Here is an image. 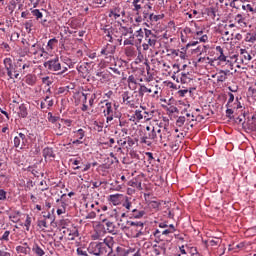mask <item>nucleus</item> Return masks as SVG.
<instances>
[{"mask_svg":"<svg viewBox=\"0 0 256 256\" xmlns=\"http://www.w3.org/2000/svg\"><path fill=\"white\" fill-rule=\"evenodd\" d=\"M88 253L91 255H111L113 253V238L108 237L103 242H92L88 247Z\"/></svg>","mask_w":256,"mask_h":256,"instance_id":"f257e3e1","label":"nucleus"},{"mask_svg":"<svg viewBox=\"0 0 256 256\" xmlns=\"http://www.w3.org/2000/svg\"><path fill=\"white\" fill-rule=\"evenodd\" d=\"M44 67L56 75H65V72L68 71L67 66H62L59 58L48 60L44 63Z\"/></svg>","mask_w":256,"mask_h":256,"instance_id":"f03ea898","label":"nucleus"},{"mask_svg":"<svg viewBox=\"0 0 256 256\" xmlns=\"http://www.w3.org/2000/svg\"><path fill=\"white\" fill-rule=\"evenodd\" d=\"M144 224L141 221H127L125 229L131 232V237L138 238L143 235Z\"/></svg>","mask_w":256,"mask_h":256,"instance_id":"7ed1b4c3","label":"nucleus"},{"mask_svg":"<svg viewBox=\"0 0 256 256\" xmlns=\"http://www.w3.org/2000/svg\"><path fill=\"white\" fill-rule=\"evenodd\" d=\"M145 43L142 44L143 51H149V47L155 49L157 45V35L153 31L145 28Z\"/></svg>","mask_w":256,"mask_h":256,"instance_id":"20e7f679","label":"nucleus"},{"mask_svg":"<svg viewBox=\"0 0 256 256\" xmlns=\"http://www.w3.org/2000/svg\"><path fill=\"white\" fill-rule=\"evenodd\" d=\"M4 67L9 79H19V70L13 65V60H11V58L4 59Z\"/></svg>","mask_w":256,"mask_h":256,"instance_id":"39448f33","label":"nucleus"},{"mask_svg":"<svg viewBox=\"0 0 256 256\" xmlns=\"http://www.w3.org/2000/svg\"><path fill=\"white\" fill-rule=\"evenodd\" d=\"M157 124L152 127V131L148 132V134H145V136L140 138L141 143H144L145 145H151V141H157L158 136H157Z\"/></svg>","mask_w":256,"mask_h":256,"instance_id":"423d86ee","label":"nucleus"},{"mask_svg":"<svg viewBox=\"0 0 256 256\" xmlns=\"http://www.w3.org/2000/svg\"><path fill=\"white\" fill-rule=\"evenodd\" d=\"M102 109L104 113V117H106L107 123L113 120V105L111 102L104 101L102 102Z\"/></svg>","mask_w":256,"mask_h":256,"instance_id":"0eeeda50","label":"nucleus"},{"mask_svg":"<svg viewBox=\"0 0 256 256\" xmlns=\"http://www.w3.org/2000/svg\"><path fill=\"white\" fill-rule=\"evenodd\" d=\"M27 146V136L23 133H18L17 136L14 137V147L16 149H25Z\"/></svg>","mask_w":256,"mask_h":256,"instance_id":"6e6552de","label":"nucleus"},{"mask_svg":"<svg viewBox=\"0 0 256 256\" xmlns=\"http://www.w3.org/2000/svg\"><path fill=\"white\" fill-rule=\"evenodd\" d=\"M216 51L219 53L217 61L220 63H226V65H229L230 69H233V62H231V60H227V56H225L223 48L221 46H217Z\"/></svg>","mask_w":256,"mask_h":256,"instance_id":"1a4fd4ad","label":"nucleus"},{"mask_svg":"<svg viewBox=\"0 0 256 256\" xmlns=\"http://www.w3.org/2000/svg\"><path fill=\"white\" fill-rule=\"evenodd\" d=\"M15 67L18 73H20L21 71L25 73V71H27V69L31 67V62L23 59H18L15 64Z\"/></svg>","mask_w":256,"mask_h":256,"instance_id":"9d476101","label":"nucleus"},{"mask_svg":"<svg viewBox=\"0 0 256 256\" xmlns=\"http://www.w3.org/2000/svg\"><path fill=\"white\" fill-rule=\"evenodd\" d=\"M64 235H68V241H75L79 237V230L77 228H65L63 231Z\"/></svg>","mask_w":256,"mask_h":256,"instance_id":"9b49d317","label":"nucleus"},{"mask_svg":"<svg viewBox=\"0 0 256 256\" xmlns=\"http://www.w3.org/2000/svg\"><path fill=\"white\" fill-rule=\"evenodd\" d=\"M145 5H147V3H145V0H133L132 10L134 11V13H136V15H140L141 9H145Z\"/></svg>","mask_w":256,"mask_h":256,"instance_id":"f8f14e48","label":"nucleus"},{"mask_svg":"<svg viewBox=\"0 0 256 256\" xmlns=\"http://www.w3.org/2000/svg\"><path fill=\"white\" fill-rule=\"evenodd\" d=\"M109 17H113L114 19L122 20L123 17H125V10H122L119 7H118V9L111 10L109 13Z\"/></svg>","mask_w":256,"mask_h":256,"instance_id":"ddd939ff","label":"nucleus"},{"mask_svg":"<svg viewBox=\"0 0 256 256\" xmlns=\"http://www.w3.org/2000/svg\"><path fill=\"white\" fill-rule=\"evenodd\" d=\"M169 141H171V132L167 128H163V132L160 134V142L165 143L166 146Z\"/></svg>","mask_w":256,"mask_h":256,"instance_id":"4468645a","label":"nucleus"},{"mask_svg":"<svg viewBox=\"0 0 256 256\" xmlns=\"http://www.w3.org/2000/svg\"><path fill=\"white\" fill-rule=\"evenodd\" d=\"M151 9H153V6H152L151 2H147L144 5V11L142 13L143 21H147V23H150L149 15H151V14L149 13V11H151Z\"/></svg>","mask_w":256,"mask_h":256,"instance_id":"2eb2a0df","label":"nucleus"},{"mask_svg":"<svg viewBox=\"0 0 256 256\" xmlns=\"http://www.w3.org/2000/svg\"><path fill=\"white\" fill-rule=\"evenodd\" d=\"M123 103L129 105L130 107H135V100H133V96L129 95V92H124L122 94Z\"/></svg>","mask_w":256,"mask_h":256,"instance_id":"dca6fc26","label":"nucleus"},{"mask_svg":"<svg viewBox=\"0 0 256 256\" xmlns=\"http://www.w3.org/2000/svg\"><path fill=\"white\" fill-rule=\"evenodd\" d=\"M217 75V82L223 83L227 81V75H229V70H220Z\"/></svg>","mask_w":256,"mask_h":256,"instance_id":"f3484780","label":"nucleus"},{"mask_svg":"<svg viewBox=\"0 0 256 256\" xmlns=\"http://www.w3.org/2000/svg\"><path fill=\"white\" fill-rule=\"evenodd\" d=\"M190 81H193V78H191L190 76H189V73H181V76H180V79L179 78H176V82L177 83H182V84H187V83H189Z\"/></svg>","mask_w":256,"mask_h":256,"instance_id":"a211bd4d","label":"nucleus"},{"mask_svg":"<svg viewBox=\"0 0 256 256\" xmlns=\"http://www.w3.org/2000/svg\"><path fill=\"white\" fill-rule=\"evenodd\" d=\"M235 23H237L238 27H247V22H245V17L241 14H237L234 17Z\"/></svg>","mask_w":256,"mask_h":256,"instance_id":"6ab92c4d","label":"nucleus"},{"mask_svg":"<svg viewBox=\"0 0 256 256\" xmlns=\"http://www.w3.org/2000/svg\"><path fill=\"white\" fill-rule=\"evenodd\" d=\"M42 153L45 159H55V153L53 152V148L46 147L43 149Z\"/></svg>","mask_w":256,"mask_h":256,"instance_id":"aec40b11","label":"nucleus"},{"mask_svg":"<svg viewBox=\"0 0 256 256\" xmlns=\"http://www.w3.org/2000/svg\"><path fill=\"white\" fill-rule=\"evenodd\" d=\"M110 201L114 205H121V201H123V194L110 195Z\"/></svg>","mask_w":256,"mask_h":256,"instance_id":"412c9836","label":"nucleus"},{"mask_svg":"<svg viewBox=\"0 0 256 256\" xmlns=\"http://www.w3.org/2000/svg\"><path fill=\"white\" fill-rule=\"evenodd\" d=\"M19 117H22V119H25L29 113L27 112V106L25 104H21L19 106V111H18Z\"/></svg>","mask_w":256,"mask_h":256,"instance_id":"4be33fe9","label":"nucleus"},{"mask_svg":"<svg viewBox=\"0 0 256 256\" xmlns=\"http://www.w3.org/2000/svg\"><path fill=\"white\" fill-rule=\"evenodd\" d=\"M138 93H139V97H144L145 93H153V90H151L150 88H147V86H145L143 84H140Z\"/></svg>","mask_w":256,"mask_h":256,"instance_id":"5701e85b","label":"nucleus"},{"mask_svg":"<svg viewBox=\"0 0 256 256\" xmlns=\"http://www.w3.org/2000/svg\"><path fill=\"white\" fill-rule=\"evenodd\" d=\"M32 251L37 256H43L45 255V250L39 247V244H34L32 247Z\"/></svg>","mask_w":256,"mask_h":256,"instance_id":"b1692460","label":"nucleus"},{"mask_svg":"<svg viewBox=\"0 0 256 256\" xmlns=\"http://www.w3.org/2000/svg\"><path fill=\"white\" fill-rule=\"evenodd\" d=\"M164 17H165V14L155 15L151 13L149 15V21L150 23H157V21H161V19H163Z\"/></svg>","mask_w":256,"mask_h":256,"instance_id":"393cba45","label":"nucleus"},{"mask_svg":"<svg viewBox=\"0 0 256 256\" xmlns=\"http://www.w3.org/2000/svg\"><path fill=\"white\" fill-rule=\"evenodd\" d=\"M25 83H27V85H31V87H33V85H35V83H37V76L27 75L26 79H25Z\"/></svg>","mask_w":256,"mask_h":256,"instance_id":"a878e982","label":"nucleus"},{"mask_svg":"<svg viewBox=\"0 0 256 256\" xmlns=\"http://www.w3.org/2000/svg\"><path fill=\"white\" fill-rule=\"evenodd\" d=\"M144 215H145V211L132 209L131 217H134V219H141V217H143Z\"/></svg>","mask_w":256,"mask_h":256,"instance_id":"bb28decb","label":"nucleus"},{"mask_svg":"<svg viewBox=\"0 0 256 256\" xmlns=\"http://www.w3.org/2000/svg\"><path fill=\"white\" fill-rule=\"evenodd\" d=\"M240 55H242V61H251V59H253L246 49H240Z\"/></svg>","mask_w":256,"mask_h":256,"instance_id":"cd10ccee","label":"nucleus"},{"mask_svg":"<svg viewBox=\"0 0 256 256\" xmlns=\"http://www.w3.org/2000/svg\"><path fill=\"white\" fill-rule=\"evenodd\" d=\"M135 37L138 39V42L139 43H142L143 42V37L145 38V29H139L136 31L135 33Z\"/></svg>","mask_w":256,"mask_h":256,"instance_id":"c85d7f7f","label":"nucleus"},{"mask_svg":"<svg viewBox=\"0 0 256 256\" xmlns=\"http://www.w3.org/2000/svg\"><path fill=\"white\" fill-rule=\"evenodd\" d=\"M20 215H21V212L16 211V212L9 215V219H10V221H12V223H19V216Z\"/></svg>","mask_w":256,"mask_h":256,"instance_id":"c756f323","label":"nucleus"},{"mask_svg":"<svg viewBox=\"0 0 256 256\" xmlns=\"http://www.w3.org/2000/svg\"><path fill=\"white\" fill-rule=\"evenodd\" d=\"M93 129H94V131H97L98 133H101V131H103V122L94 121L93 122Z\"/></svg>","mask_w":256,"mask_h":256,"instance_id":"7c9ffc66","label":"nucleus"},{"mask_svg":"<svg viewBox=\"0 0 256 256\" xmlns=\"http://www.w3.org/2000/svg\"><path fill=\"white\" fill-rule=\"evenodd\" d=\"M59 43L57 38H52L47 43V51H53V47L55 44Z\"/></svg>","mask_w":256,"mask_h":256,"instance_id":"2f4dec72","label":"nucleus"},{"mask_svg":"<svg viewBox=\"0 0 256 256\" xmlns=\"http://www.w3.org/2000/svg\"><path fill=\"white\" fill-rule=\"evenodd\" d=\"M43 85H46V87H51L53 85V78L49 76H45L42 78Z\"/></svg>","mask_w":256,"mask_h":256,"instance_id":"473e14b6","label":"nucleus"},{"mask_svg":"<svg viewBox=\"0 0 256 256\" xmlns=\"http://www.w3.org/2000/svg\"><path fill=\"white\" fill-rule=\"evenodd\" d=\"M245 41H246L247 43H255V41H256V34L247 33V34H246Z\"/></svg>","mask_w":256,"mask_h":256,"instance_id":"72a5a7b5","label":"nucleus"},{"mask_svg":"<svg viewBox=\"0 0 256 256\" xmlns=\"http://www.w3.org/2000/svg\"><path fill=\"white\" fill-rule=\"evenodd\" d=\"M31 13L37 21H39V19H43V13L39 9H34L31 11Z\"/></svg>","mask_w":256,"mask_h":256,"instance_id":"f704fd0d","label":"nucleus"},{"mask_svg":"<svg viewBox=\"0 0 256 256\" xmlns=\"http://www.w3.org/2000/svg\"><path fill=\"white\" fill-rule=\"evenodd\" d=\"M74 137H76V139H83V137H85V130L83 129H78L76 131H74Z\"/></svg>","mask_w":256,"mask_h":256,"instance_id":"c9c22d12","label":"nucleus"},{"mask_svg":"<svg viewBox=\"0 0 256 256\" xmlns=\"http://www.w3.org/2000/svg\"><path fill=\"white\" fill-rule=\"evenodd\" d=\"M97 99V94L95 92H91L89 96V106L93 107L95 105V100Z\"/></svg>","mask_w":256,"mask_h":256,"instance_id":"e433bc0d","label":"nucleus"},{"mask_svg":"<svg viewBox=\"0 0 256 256\" xmlns=\"http://www.w3.org/2000/svg\"><path fill=\"white\" fill-rule=\"evenodd\" d=\"M16 251H17V253H23L24 255H27V251H29V247H27V246H17Z\"/></svg>","mask_w":256,"mask_h":256,"instance_id":"4c0bfd02","label":"nucleus"},{"mask_svg":"<svg viewBox=\"0 0 256 256\" xmlns=\"http://www.w3.org/2000/svg\"><path fill=\"white\" fill-rule=\"evenodd\" d=\"M31 222H32L31 216L27 215L24 223V227H26V231H29V229L31 228Z\"/></svg>","mask_w":256,"mask_h":256,"instance_id":"58836bf2","label":"nucleus"},{"mask_svg":"<svg viewBox=\"0 0 256 256\" xmlns=\"http://www.w3.org/2000/svg\"><path fill=\"white\" fill-rule=\"evenodd\" d=\"M91 91L90 90H83L82 96L84 97L83 103H87V99L91 96Z\"/></svg>","mask_w":256,"mask_h":256,"instance_id":"ea45409f","label":"nucleus"},{"mask_svg":"<svg viewBox=\"0 0 256 256\" xmlns=\"http://www.w3.org/2000/svg\"><path fill=\"white\" fill-rule=\"evenodd\" d=\"M38 227L40 229H47V220L46 219L38 220Z\"/></svg>","mask_w":256,"mask_h":256,"instance_id":"a19ab883","label":"nucleus"},{"mask_svg":"<svg viewBox=\"0 0 256 256\" xmlns=\"http://www.w3.org/2000/svg\"><path fill=\"white\" fill-rule=\"evenodd\" d=\"M48 116V121L50 123H57V121H59V117L53 116L51 112L48 113Z\"/></svg>","mask_w":256,"mask_h":256,"instance_id":"79ce46f5","label":"nucleus"},{"mask_svg":"<svg viewBox=\"0 0 256 256\" xmlns=\"http://www.w3.org/2000/svg\"><path fill=\"white\" fill-rule=\"evenodd\" d=\"M123 207L127 209V211H131V201L129 200V197L125 198V202L123 203Z\"/></svg>","mask_w":256,"mask_h":256,"instance_id":"37998d69","label":"nucleus"},{"mask_svg":"<svg viewBox=\"0 0 256 256\" xmlns=\"http://www.w3.org/2000/svg\"><path fill=\"white\" fill-rule=\"evenodd\" d=\"M176 125L178 127H183V125H185V116H180L176 121Z\"/></svg>","mask_w":256,"mask_h":256,"instance_id":"c03bdc74","label":"nucleus"},{"mask_svg":"<svg viewBox=\"0 0 256 256\" xmlns=\"http://www.w3.org/2000/svg\"><path fill=\"white\" fill-rule=\"evenodd\" d=\"M66 207H67V204L62 203V207L57 208V215H63V213H65Z\"/></svg>","mask_w":256,"mask_h":256,"instance_id":"a18cd8bd","label":"nucleus"},{"mask_svg":"<svg viewBox=\"0 0 256 256\" xmlns=\"http://www.w3.org/2000/svg\"><path fill=\"white\" fill-rule=\"evenodd\" d=\"M156 128H158L156 135L158 139H161V135H163V129H165V127H161L159 124H156Z\"/></svg>","mask_w":256,"mask_h":256,"instance_id":"49530a36","label":"nucleus"},{"mask_svg":"<svg viewBox=\"0 0 256 256\" xmlns=\"http://www.w3.org/2000/svg\"><path fill=\"white\" fill-rule=\"evenodd\" d=\"M9 235H11V232L9 230L5 231L0 238V241H9Z\"/></svg>","mask_w":256,"mask_h":256,"instance_id":"de8ad7c7","label":"nucleus"},{"mask_svg":"<svg viewBox=\"0 0 256 256\" xmlns=\"http://www.w3.org/2000/svg\"><path fill=\"white\" fill-rule=\"evenodd\" d=\"M31 53L33 55H38V53H39V45L33 44L32 47H31Z\"/></svg>","mask_w":256,"mask_h":256,"instance_id":"09e8293b","label":"nucleus"},{"mask_svg":"<svg viewBox=\"0 0 256 256\" xmlns=\"http://www.w3.org/2000/svg\"><path fill=\"white\" fill-rule=\"evenodd\" d=\"M149 205L152 209H159L161 207V203L157 201H151Z\"/></svg>","mask_w":256,"mask_h":256,"instance_id":"8fccbe9b","label":"nucleus"},{"mask_svg":"<svg viewBox=\"0 0 256 256\" xmlns=\"http://www.w3.org/2000/svg\"><path fill=\"white\" fill-rule=\"evenodd\" d=\"M106 226L108 227L107 230L109 231V233H113V231H115V225L113 224V222H107Z\"/></svg>","mask_w":256,"mask_h":256,"instance_id":"3c124183","label":"nucleus"},{"mask_svg":"<svg viewBox=\"0 0 256 256\" xmlns=\"http://www.w3.org/2000/svg\"><path fill=\"white\" fill-rule=\"evenodd\" d=\"M135 119H137L138 121H141V119H143V112L141 110L135 111Z\"/></svg>","mask_w":256,"mask_h":256,"instance_id":"603ef678","label":"nucleus"},{"mask_svg":"<svg viewBox=\"0 0 256 256\" xmlns=\"http://www.w3.org/2000/svg\"><path fill=\"white\" fill-rule=\"evenodd\" d=\"M41 188L40 191H47V189H49V186L47 185V182L45 180H42L40 182Z\"/></svg>","mask_w":256,"mask_h":256,"instance_id":"864d4df0","label":"nucleus"},{"mask_svg":"<svg viewBox=\"0 0 256 256\" xmlns=\"http://www.w3.org/2000/svg\"><path fill=\"white\" fill-rule=\"evenodd\" d=\"M7 199V192L3 189H0V201H5Z\"/></svg>","mask_w":256,"mask_h":256,"instance_id":"5fc2aeb1","label":"nucleus"},{"mask_svg":"<svg viewBox=\"0 0 256 256\" xmlns=\"http://www.w3.org/2000/svg\"><path fill=\"white\" fill-rule=\"evenodd\" d=\"M128 83H129V85H131V83H132V85H137V80L135 79V76L130 75L128 77Z\"/></svg>","mask_w":256,"mask_h":256,"instance_id":"6e6d98bb","label":"nucleus"},{"mask_svg":"<svg viewBox=\"0 0 256 256\" xmlns=\"http://www.w3.org/2000/svg\"><path fill=\"white\" fill-rule=\"evenodd\" d=\"M187 93H189V90H188V89H184V90H179V91L177 92V95H178L179 97H185V95H187Z\"/></svg>","mask_w":256,"mask_h":256,"instance_id":"4d7b16f0","label":"nucleus"},{"mask_svg":"<svg viewBox=\"0 0 256 256\" xmlns=\"http://www.w3.org/2000/svg\"><path fill=\"white\" fill-rule=\"evenodd\" d=\"M51 96V87H48L46 89V96L44 98V101H49V97Z\"/></svg>","mask_w":256,"mask_h":256,"instance_id":"13d9d810","label":"nucleus"},{"mask_svg":"<svg viewBox=\"0 0 256 256\" xmlns=\"http://www.w3.org/2000/svg\"><path fill=\"white\" fill-rule=\"evenodd\" d=\"M178 57L181 58L182 60H185V59H187V54H185V52L179 50Z\"/></svg>","mask_w":256,"mask_h":256,"instance_id":"bf43d9fd","label":"nucleus"},{"mask_svg":"<svg viewBox=\"0 0 256 256\" xmlns=\"http://www.w3.org/2000/svg\"><path fill=\"white\" fill-rule=\"evenodd\" d=\"M251 129L256 130V114L252 116Z\"/></svg>","mask_w":256,"mask_h":256,"instance_id":"052dcab7","label":"nucleus"},{"mask_svg":"<svg viewBox=\"0 0 256 256\" xmlns=\"http://www.w3.org/2000/svg\"><path fill=\"white\" fill-rule=\"evenodd\" d=\"M92 239H94V241H97V239H101V234L99 232H94L92 234Z\"/></svg>","mask_w":256,"mask_h":256,"instance_id":"680f3d73","label":"nucleus"},{"mask_svg":"<svg viewBox=\"0 0 256 256\" xmlns=\"http://www.w3.org/2000/svg\"><path fill=\"white\" fill-rule=\"evenodd\" d=\"M175 51H177L176 49H168L167 50V56L168 57H172L173 58V56L175 55Z\"/></svg>","mask_w":256,"mask_h":256,"instance_id":"e2e57ef3","label":"nucleus"},{"mask_svg":"<svg viewBox=\"0 0 256 256\" xmlns=\"http://www.w3.org/2000/svg\"><path fill=\"white\" fill-rule=\"evenodd\" d=\"M153 253H154V255L159 256V255H161V250H159V247L154 246Z\"/></svg>","mask_w":256,"mask_h":256,"instance_id":"0e129e2a","label":"nucleus"},{"mask_svg":"<svg viewBox=\"0 0 256 256\" xmlns=\"http://www.w3.org/2000/svg\"><path fill=\"white\" fill-rule=\"evenodd\" d=\"M7 70L5 68H0V77H6Z\"/></svg>","mask_w":256,"mask_h":256,"instance_id":"69168bd1","label":"nucleus"},{"mask_svg":"<svg viewBox=\"0 0 256 256\" xmlns=\"http://www.w3.org/2000/svg\"><path fill=\"white\" fill-rule=\"evenodd\" d=\"M246 7H247V10L250 11L251 13H256V9L251 7V4H247Z\"/></svg>","mask_w":256,"mask_h":256,"instance_id":"338daca9","label":"nucleus"},{"mask_svg":"<svg viewBox=\"0 0 256 256\" xmlns=\"http://www.w3.org/2000/svg\"><path fill=\"white\" fill-rule=\"evenodd\" d=\"M0 256H11V253L0 250Z\"/></svg>","mask_w":256,"mask_h":256,"instance_id":"774afa93","label":"nucleus"}]
</instances>
